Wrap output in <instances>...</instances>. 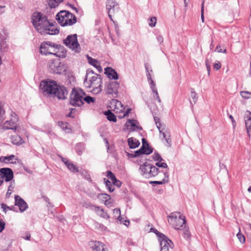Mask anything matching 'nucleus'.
Here are the masks:
<instances>
[{"label": "nucleus", "mask_w": 251, "mask_h": 251, "mask_svg": "<svg viewBox=\"0 0 251 251\" xmlns=\"http://www.w3.org/2000/svg\"><path fill=\"white\" fill-rule=\"evenodd\" d=\"M40 87L43 95L48 97L57 98L59 100L66 98L67 91L63 85H60L55 81L47 79L42 80Z\"/></svg>", "instance_id": "obj_1"}, {"label": "nucleus", "mask_w": 251, "mask_h": 251, "mask_svg": "<svg viewBox=\"0 0 251 251\" xmlns=\"http://www.w3.org/2000/svg\"><path fill=\"white\" fill-rule=\"evenodd\" d=\"M33 25L37 31L43 35L57 34L59 31L48 20L47 17L41 13H35L32 17Z\"/></svg>", "instance_id": "obj_2"}, {"label": "nucleus", "mask_w": 251, "mask_h": 251, "mask_svg": "<svg viewBox=\"0 0 251 251\" xmlns=\"http://www.w3.org/2000/svg\"><path fill=\"white\" fill-rule=\"evenodd\" d=\"M84 84L88 88H92L91 92L94 94H98L102 91L101 76L95 73L92 70H87Z\"/></svg>", "instance_id": "obj_3"}, {"label": "nucleus", "mask_w": 251, "mask_h": 251, "mask_svg": "<svg viewBox=\"0 0 251 251\" xmlns=\"http://www.w3.org/2000/svg\"><path fill=\"white\" fill-rule=\"evenodd\" d=\"M64 50L60 46L52 43L50 42H44L42 43L40 47V50L41 54L45 55L53 54L58 57H65L64 52L62 51L63 54L59 53V50Z\"/></svg>", "instance_id": "obj_4"}, {"label": "nucleus", "mask_w": 251, "mask_h": 251, "mask_svg": "<svg viewBox=\"0 0 251 251\" xmlns=\"http://www.w3.org/2000/svg\"><path fill=\"white\" fill-rule=\"evenodd\" d=\"M56 20L62 26L72 25L76 22V17L69 11H61L56 15Z\"/></svg>", "instance_id": "obj_5"}, {"label": "nucleus", "mask_w": 251, "mask_h": 251, "mask_svg": "<svg viewBox=\"0 0 251 251\" xmlns=\"http://www.w3.org/2000/svg\"><path fill=\"white\" fill-rule=\"evenodd\" d=\"M169 224L175 229L181 230L185 225L186 221L185 217L177 212H173L168 216Z\"/></svg>", "instance_id": "obj_6"}, {"label": "nucleus", "mask_w": 251, "mask_h": 251, "mask_svg": "<svg viewBox=\"0 0 251 251\" xmlns=\"http://www.w3.org/2000/svg\"><path fill=\"white\" fill-rule=\"evenodd\" d=\"M85 96V92L81 89L74 88L70 96V103L74 106H81L83 105V96Z\"/></svg>", "instance_id": "obj_7"}, {"label": "nucleus", "mask_w": 251, "mask_h": 251, "mask_svg": "<svg viewBox=\"0 0 251 251\" xmlns=\"http://www.w3.org/2000/svg\"><path fill=\"white\" fill-rule=\"evenodd\" d=\"M154 120L156 126L159 130L160 135H162L161 139H165L166 141L165 146L168 147H171L172 141L170 138V133L169 129L165 125L161 123L158 118L155 117H154Z\"/></svg>", "instance_id": "obj_8"}, {"label": "nucleus", "mask_w": 251, "mask_h": 251, "mask_svg": "<svg viewBox=\"0 0 251 251\" xmlns=\"http://www.w3.org/2000/svg\"><path fill=\"white\" fill-rule=\"evenodd\" d=\"M140 170L142 175L146 178L154 177L161 172L156 166H153L147 162H145L141 165Z\"/></svg>", "instance_id": "obj_9"}, {"label": "nucleus", "mask_w": 251, "mask_h": 251, "mask_svg": "<svg viewBox=\"0 0 251 251\" xmlns=\"http://www.w3.org/2000/svg\"><path fill=\"white\" fill-rule=\"evenodd\" d=\"M63 43L66 47L75 52L79 53L81 50V47L78 42L77 35L76 34L68 35L67 38L63 40Z\"/></svg>", "instance_id": "obj_10"}, {"label": "nucleus", "mask_w": 251, "mask_h": 251, "mask_svg": "<svg viewBox=\"0 0 251 251\" xmlns=\"http://www.w3.org/2000/svg\"><path fill=\"white\" fill-rule=\"evenodd\" d=\"M157 235L159 237L161 246L160 251H170V249H173L174 245L172 241L164 234L158 232Z\"/></svg>", "instance_id": "obj_11"}, {"label": "nucleus", "mask_w": 251, "mask_h": 251, "mask_svg": "<svg viewBox=\"0 0 251 251\" xmlns=\"http://www.w3.org/2000/svg\"><path fill=\"white\" fill-rule=\"evenodd\" d=\"M48 67L50 72L53 74H61L66 70L64 65L58 60H50Z\"/></svg>", "instance_id": "obj_12"}, {"label": "nucleus", "mask_w": 251, "mask_h": 251, "mask_svg": "<svg viewBox=\"0 0 251 251\" xmlns=\"http://www.w3.org/2000/svg\"><path fill=\"white\" fill-rule=\"evenodd\" d=\"M12 117L10 120L5 121L2 126V128L5 130L11 129L16 131L17 128L18 117L15 113L11 114Z\"/></svg>", "instance_id": "obj_13"}, {"label": "nucleus", "mask_w": 251, "mask_h": 251, "mask_svg": "<svg viewBox=\"0 0 251 251\" xmlns=\"http://www.w3.org/2000/svg\"><path fill=\"white\" fill-rule=\"evenodd\" d=\"M152 152V149L150 147L148 143L145 139H142V146L141 148L135 151L134 154L132 155L133 157H137L142 154H150Z\"/></svg>", "instance_id": "obj_14"}, {"label": "nucleus", "mask_w": 251, "mask_h": 251, "mask_svg": "<svg viewBox=\"0 0 251 251\" xmlns=\"http://www.w3.org/2000/svg\"><path fill=\"white\" fill-rule=\"evenodd\" d=\"M106 8L108 10V17L112 21V15H114L119 11L118 4L115 0H107Z\"/></svg>", "instance_id": "obj_15"}, {"label": "nucleus", "mask_w": 251, "mask_h": 251, "mask_svg": "<svg viewBox=\"0 0 251 251\" xmlns=\"http://www.w3.org/2000/svg\"><path fill=\"white\" fill-rule=\"evenodd\" d=\"M86 208H90L92 210L94 211L100 217L104 219H109V216L103 209L98 206L94 205L91 203H87Z\"/></svg>", "instance_id": "obj_16"}, {"label": "nucleus", "mask_w": 251, "mask_h": 251, "mask_svg": "<svg viewBox=\"0 0 251 251\" xmlns=\"http://www.w3.org/2000/svg\"><path fill=\"white\" fill-rule=\"evenodd\" d=\"M0 176L6 182H9L13 178V172L10 168H2L0 169Z\"/></svg>", "instance_id": "obj_17"}, {"label": "nucleus", "mask_w": 251, "mask_h": 251, "mask_svg": "<svg viewBox=\"0 0 251 251\" xmlns=\"http://www.w3.org/2000/svg\"><path fill=\"white\" fill-rule=\"evenodd\" d=\"M119 88V83L116 81H111L107 86L106 93L107 94L111 95L113 97L116 98L117 96Z\"/></svg>", "instance_id": "obj_18"}, {"label": "nucleus", "mask_w": 251, "mask_h": 251, "mask_svg": "<svg viewBox=\"0 0 251 251\" xmlns=\"http://www.w3.org/2000/svg\"><path fill=\"white\" fill-rule=\"evenodd\" d=\"M125 126L126 129H129L130 126V130L131 131L142 130V128L139 125V122L133 119H128L126 123Z\"/></svg>", "instance_id": "obj_19"}, {"label": "nucleus", "mask_w": 251, "mask_h": 251, "mask_svg": "<svg viewBox=\"0 0 251 251\" xmlns=\"http://www.w3.org/2000/svg\"><path fill=\"white\" fill-rule=\"evenodd\" d=\"M15 205L19 207L20 212H23L27 209L28 206L26 202L19 196H15Z\"/></svg>", "instance_id": "obj_20"}, {"label": "nucleus", "mask_w": 251, "mask_h": 251, "mask_svg": "<svg viewBox=\"0 0 251 251\" xmlns=\"http://www.w3.org/2000/svg\"><path fill=\"white\" fill-rule=\"evenodd\" d=\"M244 120L248 136L250 137V133L251 132V112L247 111L245 114Z\"/></svg>", "instance_id": "obj_21"}, {"label": "nucleus", "mask_w": 251, "mask_h": 251, "mask_svg": "<svg viewBox=\"0 0 251 251\" xmlns=\"http://www.w3.org/2000/svg\"><path fill=\"white\" fill-rule=\"evenodd\" d=\"M94 251H107L105 245L99 241H92L90 243Z\"/></svg>", "instance_id": "obj_22"}, {"label": "nucleus", "mask_w": 251, "mask_h": 251, "mask_svg": "<svg viewBox=\"0 0 251 251\" xmlns=\"http://www.w3.org/2000/svg\"><path fill=\"white\" fill-rule=\"evenodd\" d=\"M87 58L88 62L90 64L95 67L98 70L99 73L102 72V69L100 65V62L97 60L93 58L88 55H87Z\"/></svg>", "instance_id": "obj_23"}, {"label": "nucleus", "mask_w": 251, "mask_h": 251, "mask_svg": "<svg viewBox=\"0 0 251 251\" xmlns=\"http://www.w3.org/2000/svg\"><path fill=\"white\" fill-rule=\"evenodd\" d=\"M105 73L107 75L108 77L110 79H117L118 75L117 72L112 68L108 67L105 69Z\"/></svg>", "instance_id": "obj_24"}, {"label": "nucleus", "mask_w": 251, "mask_h": 251, "mask_svg": "<svg viewBox=\"0 0 251 251\" xmlns=\"http://www.w3.org/2000/svg\"><path fill=\"white\" fill-rule=\"evenodd\" d=\"M162 173L164 175V178L160 181H150V184H158V185H162L165 184L169 181V175H168V172L167 171L164 172L162 171Z\"/></svg>", "instance_id": "obj_25"}, {"label": "nucleus", "mask_w": 251, "mask_h": 251, "mask_svg": "<svg viewBox=\"0 0 251 251\" xmlns=\"http://www.w3.org/2000/svg\"><path fill=\"white\" fill-rule=\"evenodd\" d=\"M127 142L129 147L130 149H135L138 147L140 144V143L138 140L133 137H130L128 138L127 140Z\"/></svg>", "instance_id": "obj_26"}, {"label": "nucleus", "mask_w": 251, "mask_h": 251, "mask_svg": "<svg viewBox=\"0 0 251 251\" xmlns=\"http://www.w3.org/2000/svg\"><path fill=\"white\" fill-rule=\"evenodd\" d=\"M11 140L12 143L16 145H20L25 142L23 139L18 135L12 136Z\"/></svg>", "instance_id": "obj_27"}, {"label": "nucleus", "mask_w": 251, "mask_h": 251, "mask_svg": "<svg viewBox=\"0 0 251 251\" xmlns=\"http://www.w3.org/2000/svg\"><path fill=\"white\" fill-rule=\"evenodd\" d=\"M114 104V111L115 112H119L124 110V106L122 102L117 100H113L111 104Z\"/></svg>", "instance_id": "obj_28"}, {"label": "nucleus", "mask_w": 251, "mask_h": 251, "mask_svg": "<svg viewBox=\"0 0 251 251\" xmlns=\"http://www.w3.org/2000/svg\"><path fill=\"white\" fill-rule=\"evenodd\" d=\"M151 89L152 92L154 94V95H153L154 99H155L156 100H157L159 102H160L161 100L159 96V94L157 92L155 84H153L152 86H151Z\"/></svg>", "instance_id": "obj_29"}, {"label": "nucleus", "mask_w": 251, "mask_h": 251, "mask_svg": "<svg viewBox=\"0 0 251 251\" xmlns=\"http://www.w3.org/2000/svg\"><path fill=\"white\" fill-rule=\"evenodd\" d=\"M63 1V0H49L48 4L51 8H54L58 6Z\"/></svg>", "instance_id": "obj_30"}, {"label": "nucleus", "mask_w": 251, "mask_h": 251, "mask_svg": "<svg viewBox=\"0 0 251 251\" xmlns=\"http://www.w3.org/2000/svg\"><path fill=\"white\" fill-rule=\"evenodd\" d=\"M68 169L73 173H77L78 172V168L72 162H70L66 165Z\"/></svg>", "instance_id": "obj_31"}, {"label": "nucleus", "mask_w": 251, "mask_h": 251, "mask_svg": "<svg viewBox=\"0 0 251 251\" xmlns=\"http://www.w3.org/2000/svg\"><path fill=\"white\" fill-rule=\"evenodd\" d=\"M105 115L107 116V118L109 121L114 122H116V117L110 110L106 111L105 113Z\"/></svg>", "instance_id": "obj_32"}, {"label": "nucleus", "mask_w": 251, "mask_h": 251, "mask_svg": "<svg viewBox=\"0 0 251 251\" xmlns=\"http://www.w3.org/2000/svg\"><path fill=\"white\" fill-rule=\"evenodd\" d=\"M110 196L107 194L101 193L98 194L97 199L103 202L106 201V200H110Z\"/></svg>", "instance_id": "obj_33"}, {"label": "nucleus", "mask_w": 251, "mask_h": 251, "mask_svg": "<svg viewBox=\"0 0 251 251\" xmlns=\"http://www.w3.org/2000/svg\"><path fill=\"white\" fill-rule=\"evenodd\" d=\"M8 45L6 41L2 40L0 42V53L4 52L7 50Z\"/></svg>", "instance_id": "obj_34"}, {"label": "nucleus", "mask_w": 251, "mask_h": 251, "mask_svg": "<svg viewBox=\"0 0 251 251\" xmlns=\"http://www.w3.org/2000/svg\"><path fill=\"white\" fill-rule=\"evenodd\" d=\"M191 99H190V101L191 104L192 105L193 103L194 104L197 102L198 98L197 97V94L194 91L193 89H191V94H190Z\"/></svg>", "instance_id": "obj_35"}, {"label": "nucleus", "mask_w": 251, "mask_h": 251, "mask_svg": "<svg viewBox=\"0 0 251 251\" xmlns=\"http://www.w3.org/2000/svg\"><path fill=\"white\" fill-rule=\"evenodd\" d=\"M96 98L90 97L89 96H83V102L85 101L88 104L94 103L96 101Z\"/></svg>", "instance_id": "obj_36"}, {"label": "nucleus", "mask_w": 251, "mask_h": 251, "mask_svg": "<svg viewBox=\"0 0 251 251\" xmlns=\"http://www.w3.org/2000/svg\"><path fill=\"white\" fill-rule=\"evenodd\" d=\"M58 126L67 132H69L70 128L68 126V124L62 122H58Z\"/></svg>", "instance_id": "obj_37"}, {"label": "nucleus", "mask_w": 251, "mask_h": 251, "mask_svg": "<svg viewBox=\"0 0 251 251\" xmlns=\"http://www.w3.org/2000/svg\"><path fill=\"white\" fill-rule=\"evenodd\" d=\"M7 157V163H11L13 164L16 163V161L17 160V158L14 155H10L9 156H6Z\"/></svg>", "instance_id": "obj_38"}, {"label": "nucleus", "mask_w": 251, "mask_h": 251, "mask_svg": "<svg viewBox=\"0 0 251 251\" xmlns=\"http://www.w3.org/2000/svg\"><path fill=\"white\" fill-rule=\"evenodd\" d=\"M84 148V145L82 143H79L75 147V150L79 155L81 154Z\"/></svg>", "instance_id": "obj_39"}, {"label": "nucleus", "mask_w": 251, "mask_h": 251, "mask_svg": "<svg viewBox=\"0 0 251 251\" xmlns=\"http://www.w3.org/2000/svg\"><path fill=\"white\" fill-rule=\"evenodd\" d=\"M241 96L246 99L251 98V92L248 91H242L241 92Z\"/></svg>", "instance_id": "obj_40"}, {"label": "nucleus", "mask_w": 251, "mask_h": 251, "mask_svg": "<svg viewBox=\"0 0 251 251\" xmlns=\"http://www.w3.org/2000/svg\"><path fill=\"white\" fill-rule=\"evenodd\" d=\"M106 176L111 180V181L113 182L114 181H115L117 179L114 175V174L110 171H108L106 172Z\"/></svg>", "instance_id": "obj_41"}, {"label": "nucleus", "mask_w": 251, "mask_h": 251, "mask_svg": "<svg viewBox=\"0 0 251 251\" xmlns=\"http://www.w3.org/2000/svg\"><path fill=\"white\" fill-rule=\"evenodd\" d=\"M237 237L241 243H244L245 242V237L240 232V230L237 234Z\"/></svg>", "instance_id": "obj_42"}, {"label": "nucleus", "mask_w": 251, "mask_h": 251, "mask_svg": "<svg viewBox=\"0 0 251 251\" xmlns=\"http://www.w3.org/2000/svg\"><path fill=\"white\" fill-rule=\"evenodd\" d=\"M156 23V18L155 17H152L150 19V22L149 23V25L151 27H154L155 26Z\"/></svg>", "instance_id": "obj_43"}, {"label": "nucleus", "mask_w": 251, "mask_h": 251, "mask_svg": "<svg viewBox=\"0 0 251 251\" xmlns=\"http://www.w3.org/2000/svg\"><path fill=\"white\" fill-rule=\"evenodd\" d=\"M155 165L156 166L160 168L165 169L168 168L167 164L165 162H161V161H159L158 162H156Z\"/></svg>", "instance_id": "obj_44"}, {"label": "nucleus", "mask_w": 251, "mask_h": 251, "mask_svg": "<svg viewBox=\"0 0 251 251\" xmlns=\"http://www.w3.org/2000/svg\"><path fill=\"white\" fill-rule=\"evenodd\" d=\"M152 158L154 161H162L163 158L158 153H154L152 155Z\"/></svg>", "instance_id": "obj_45"}, {"label": "nucleus", "mask_w": 251, "mask_h": 251, "mask_svg": "<svg viewBox=\"0 0 251 251\" xmlns=\"http://www.w3.org/2000/svg\"><path fill=\"white\" fill-rule=\"evenodd\" d=\"M201 19L202 22H204V0L201 2Z\"/></svg>", "instance_id": "obj_46"}, {"label": "nucleus", "mask_w": 251, "mask_h": 251, "mask_svg": "<svg viewBox=\"0 0 251 251\" xmlns=\"http://www.w3.org/2000/svg\"><path fill=\"white\" fill-rule=\"evenodd\" d=\"M1 208L2 209L3 211L5 213L6 212V210L7 209H9V210H12V207H10L7 206L6 204H5L4 203H2L1 204Z\"/></svg>", "instance_id": "obj_47"}, {"label": "nucleus", "mask_w": 251, "mask_h": 251, "mask_svg": "<svg viewBox=\"0 0 251 251\" xmlns=\"http://www.w3.org/2000/svg\"><path fill=\"white\" fill-rule=\"evenodd\" d=\"M88 196L93 200H96L97 199L98 194L95 192L90 191L88 193Z\"/></svg>", "instance_id": "obj_48"}, {"label": "nucleus", "mask_w": 251, "mask_h": 251, "mask_svg": "<svg viewBox=\"0 0 251 251\" xmlns=\"http://www.w3.org/2000/svg\"><path fill=\"white\" fill-rule=\"evenodd\" d=\"M147 75V77L149 80V82L150 83V87H151V86H152L153 84H155V83H154L153 80L151 78V75L149 73H148Z\"/></svg>", "instance_id": "obj_49"}, {"label": "nucleus", "mask_w": 251, "mask_h": 251, "mask_svg": "<svg viewBox=\"0 0 251 251\" xmlns=\"http://www.w3.org/2000/svg\"><path fill=\"white\" fill-rule=\"evenodd\" d=\"M213 69L216 70H219L221 68V64L220 62L214 63L213 66Z\"/></svg>", "instance_id": "obj_50"}, {"label": "nucleus", "mask_w": 251, "mask_h": 251, "mask_svg": "<svg viewBox=\"0 0 251 251\" xmlns=\"http://www.w3.org/2000/svg\"><path fill=\"white\" fill-rule=\"evenodd\" d=\"M216 51H217L218 52L226 53V49H224V50H223L221 49V47L220 45H218L216 47Z\"/></svg>", "instance_id": "obj_51"}, {"label": "nucleus", "mask_w": 251, "mask_h": 251, "mask_svg": "<svg viewBox=\"0 0 251 251\" xmlns=\"http://www.w3.org/2000/svg\"><path fill=\"white\" fill-rule=\"evenodd\" d=\"M113 212L115 214L118 215V220H121L120 218H121V210L120 209L115 208L113 210Z\"/></svg>", "instance_id": "obj_52"}, {"label": "nucleus", "mask_w": 251, "mask_h": 251, "mask_svg": "<svg viewBox=\"0 0 251 251\" xmlns=\"http://www.w3.org/2000/svg\"><path fill=\"white\" fill-rule=\"evenodd\" d=\"M5 227V223L2 221H0V233H1Z\"/></svg>", "instance_id": "obj_53"}, {"label": "nucleus", "mask_w": 251, "mask_h": 251, "mask_svg": "<svg viewBox=\"0 0 251 251\" xmlns=\"http://www.w3.org/2000/svg\"><path fill=\"white\" fill-rule=\"evenodd\" d=\"M112 183L114 185H116L118 187H120L122 184V182L117 179H116L115 181H113Z\"/></svg>", "instance_id": "obj_54"}, {"label": "nucleus", "mask_w": 251, "mask_h": 251, "mask_svg": "<svg viewBox=\"0 0 251 251\" xmlns=\"http://www.w3.org/2000/svg\"><path fill=\"white\" fill-rule=\"evenodd\" d=\"M15 181L14 180L12 181H11L10 184L8 187V189H11V190L12 191H13V189L15 188Z\"/></svg>", "instance_id": "obj_55"}, {"label": "nucleus", "mask_w": 251, "mask_h": 251, "mask_svg": "<svg viewBox=\"0 0 251 251\" xmlns=\"http://www.w3.org/2000/svg\"><path fill=\"white\" fill-rule=\"evenodd\" d=\"M184 237L185 238H188L190 237V232L186 229L183 232Z\"/></svg>", "instance_id": "obj_56"}, {"label": "nucleus", "mask_w": 251, "mask_h": 251, "mask_svg": "<svg viewBox=\"0 0 251 251\" xmlns=\"http://www.w3.org/2000/svg\"><path fill=\"white\" fill-rule=\"evenodd\" d=\"M229 119L231 120V122H232V124L233 127L234 128H235V126H236V122H235V120L234 119L232 115H230L229 116Z\"/></svg>", "instance_id": "obj_57"}, {"label": "nucleus", "mask_w": 251, "mask_h": 251, "mask_svg": "<svg viewBox=\"0 0 251 251\" xmlns=\"http://www.w3.org/2000/svg\"><path fill=\"white\" fill-rule=\"evenodd\" d=\"M103 180L107 188H108V186H110V185L112 184L111 182L106 178H104Z\"/></svg>", "instance_id": "obj_58"}, {"label": "nucleus", "mask_w": 251, "mask_h": 251, "mask_svg": "<svg viewBox=\"0 0 251 251\" xmlns=\"http://www.w3.org/2000/svg\"><path fill=\"white\" fill-rule=\"evenodd\" d=\"M219 166L221 170L225 169L226 172H227L226 167L224 164L220 163Z\"/></svg>", "instance_id": "obj_59"}, {"label": "nucleus", "mask_w": 251, "mask_h": 251, "mask_svg": "<svg viewBox=\"0 0 251 251\" xmlns=\"http://www.w3.org/2000/svg\"><path fill=\"white\" fill-rule=\"evenodd\" d=\"M12 191L10 189H8L7 193L6 194V198H9L10 197L11 194L12 193Z\"/></svg>", "instance_id": "obj_60"}, {"label": "nucleus", "mask_w": 251, "mask_h": 251, "mask_svg": "<svg viewBox=\"0 0 251 251\" xmlns=\"http://www.w3.org/2000/svg\"><path fill=\"white\" fill-rule=\"evenodd\" d=\"M0 162H4V163H7L6 156H1L0 157Z\"/></svg>", "instance_id": "obj_61"}, {"label": "nucleus", "mask_w": 251, "mask_h": 251, "mask_svg": "<svg viewBox=\"0 0 251 251\" xmlns=\"http://www.w3.org/2000/svg\"><path fill=\"white\" fill-rule=\"evenodd\" d=\"M157 40L159 43H161L163 42V38L161 35H159L157 37Z\"/></svg>", "instance_id": "obj_62"}, {"label": "nucleus", "mask_w": 251, "mask_h": 251, "mask_svg": "<svg viewBox=\"0 0 251 251\" xmlns=\"http://www.w3.org/2000/svg\"><path fill=\"white\" fill-rule=\"evenodd\" d=\"M107 189H108V190L109 191V192H112L113 191H114V185L111 184V185H110V186H108V187L107 188Z\"/></svg>", "instance_id": "obj_63"}, {"label": "nucleus", "mask_w": 251, "mask_h": 251, "mask_svg": "<svg viewBox=\"0 0 251 251\" xmlns=\"http://www.w3.org/2000/svg\"><path fill=\"white\" fill-rule=\"evenodd\" d=\"M62 161L64 163V164H65L66 165H67V164H68V163H69V162H70V161H69L67 160V159H66V158H62Z\"/></svg>", "instance_id": "obj_64"}]
</instances>
